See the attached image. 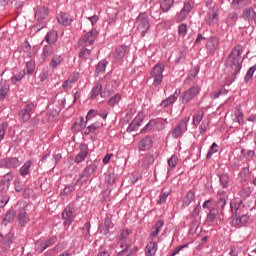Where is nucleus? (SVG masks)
I'll return each mask as SVG.
<instances>
[{
  "label": "nucleus",
  "mask_w": 256,
  "mask_h": 256,
  "mask_svg": "<svg viewBox=\"0 0 256 256\" xmlns=\"http://www.w3.org/2000/svg\"><path fill=\"white\" fill-rule=\"evenodd\" d=\"M244 51L245 48L243 45L238 44L231 50L226 60V66L230 67L234 75H239V73H241V69L243 68V61H245V58L243 57Z\"/></svg>",
  "instance_id": "nucleus-1"
},
{
  "label": "nucleus",
  "mask_w": 256,
  "mask_h": 256,
  "mask_svg": "<svg viewBox=\"0 0 256 256\" xmlns=\"http://www.w3.org/2000/svg\"><path fill=\"white\" fill-rule=\"evenodd\" d=\"M136 25L141 37H145L151 29V24L149 23V15L147 13H140L136 19Z\"/></svg>",
  "instance_id": "nucleus-2"
},
{
  "label": "nucleus",
  "mask_w": 256,
  "mask_h": 256,
  "mask_svg": "<svg viewBox=\"0 0 256 256\" xmlns=\"http://www.w3.org/2000/svg\"><path fill=\"white\" fill-rule=\"evenodd\" d=\"M199 93H201V88L199 86H192L182 93L180 101L183 105H187V103H191V101L197 99Z\"/></svg>",
  "instance_id": "nucleus-3"
},
{
  "label": "nucleus",
  "mask_w": 256,
  "mask_h": 256,
  "mask_svg": "<svg viewBox=\"0 0 256 256\" xmlns=\"http://www.w3.org/2000/svg\"><path fill=\"white\" fill-rule=\"evenodd\" d=\"M190 119L191 117H185L170 131V135H172L173 139L183 137V135L187 132Z\"/></svg>",
  "instance_id": "nucleus-4"
},
{
  "label": "nucleus",
  "mask_w": 256,
  "mask_h": 256,
  "mask_svg": "<svg viewBox=\"0 0 256 256\" xmlns=\"http://www.w3.org/2000/svg\"><path fill=\"white\" fill-rule=\"evenodd\" d=\"M167 123H169V121H167V118L152 119L141 130V133H144L145 129H156V131H163V129L167 127Z\"/></svg>",
  "instance_id": "nucleus-5"
},
{
  "label": "nucleus",
  "mask_w": 256,
  "mask_h": 256,
  "mask_svg": "<svg viewBox=\"0 0 256 256\" xmlns=\"http://www.w3.org/2000/svg\"><path fill=\"white\" fill-rule=\"evenodd\" d=\"M165 71V65L163 64H156L152 71L151 77H153V85L154 87H159L161 83H163V72Z\"/></svg>",
  "instance_id": "nucleus-6"
},
{
  "label": "nucleus",
  "mask_w": 256,
  "mask_h": 256,
  "mask_svg": "<svg viewBox=\"0 0 256 256\" xmlns=\"http://www.w3.org/2000/svg\"><path fill=\"white\" fill-rule=\"evenodd\" d=\"M75 206L73 204H69L62 212V219H64L65 227H69L71 223L75 220Z\"/></svg>",
  "instance_id": "nucleus-7"
},
{
  "label": "nucleus",
  "mask_w": 256,
  "mask_h": 256,
  "mask_svg": "<svg viewBox=\"0 0 256 256\" xmlns=\"http://www.w3.org/2000/svg\"><path fill=\"white\" fill-rule=\"evenodd\" d=\"M144 119H145V114H143V112L138 113L136 117L132 120V122L129 124L127 128V132L133 133V131H138L139 127L143 125Z\"/></svg>",
  "instance_id": "nucleus-8"
},
{
  "label": "nucleus",
  "mask_w": 256,
  "mask_h": 256,
  "mask_svg": "<svg viewBox=\"0 0 256 256\" xmlns=\"http://www.w3.org/2000/svg\"><path fill=\"white\" fill-rule=\"evenodd\" d=\"M56 19L60 25H63L64 27H69L73 21H75V18L71 16L69 13L66 12H60L57 14Z\"/></svg>",
  "instance_id": "nucleus-9"
},
{
  "label": "nucleus",
  "mask_w": 256,
  "mask_h": 256,
  "mask_svg": "<svg viewBox=\"0 0 256 256\" xmlns=\"http://www.w3.org/2000/svg\"><path fill=\"white\" fill-rule=\"evenodd\" d=\"M0 167H6V169H17V167H21V161L19 158H6L0 160Z\"/></svg>",
  "instance_id": "nucleus-10"
},
{
  "label": "nucleus",
  "mask_w": 256,
  "mask_h": 256,
  "mask_svg": "<svg viewBox=\"0 0 256 256\" xmlns=\"http://www.w3.org/2000/svg\"><path fill=\"white\" fill-rule=\"evenodd\" d=\"M99 37V31L97 29H91L83 36V43L84 45H93L95 43V40Z\"/></svg>",
  "instance_id": "nucleus-11"
},
{
  "label": "nucleus",
  "mask_w": 256,
  "mask_h": 256,
  "mask_svg": "<svg viewBox=\"0 0 256 256\" xmlns=\"http://www.w3.org/2000/svg\"><path fill=\"white\" fill-rule=\"evenodd\" d=\"M80 152L76 155L74 161L75 163H83L85 159H87V155H89V145L82 143L79 146Z\"/></svg>",
  "instance_id": "nucleus-12"
},
{
  "label": "nucleus",
  "mask_w": 256,
  "mask_h": 256,
  "mask_svg": "<svg viewBox=\"0 0 256 256\" xmlns=\"http://www.w3.org/2000/svg\"><path fill=\"white\" fill-rule=\"evenodd\" d=\"M194 3L193 1H188L184 3L183 8L181 9L180 13L178 14L179 21H185L187 17H189V13L193 11Z\"/></svg>",
  "instance_id": "nucleus-13"
},
{
  "label": "nucleus",
  "mask_w": 256,
  "mask_h": 256,
  "mask_svg": "<svg viewBox=\"0 0 256 256\" xmlns=\"http://www.w3.org/2000/svg\"><path fill=\"white\" fill-rule=\"evenodd\" d=\"M218 201L216 203L215 209L220 211V215H223L225 212V205H227V200L225 199V191L219 190L217 192Z\"/></svg>",
  "instance_id": "nucleus-14"
},
{
  "label": "nucleus",
  "mask_w": 256,
  "mask_h": 256,
  "mask_svg": "<svg viewBox=\"0 0 256 256\" xmlns=\"http://www.w3.org/2000/svg\"><path fill=\"white\" fill-rule=\"evenodd\" d=\"M249 215L244 214L242 216H238L237 214H234L232 216V225H234V227H245V225H247V223H249Z\"/></svg>",
  "instance_id": "nucleus-15"
},
{
  "label": "nucleus",
  "mask_w": 256,
  "mask_h": 256,
  "mask_svg": "<svg viewBox=\"0 0 256 256\" xmlns=\"http://www.w3.org/2000/svg\"><path fill=\"white\" fill-rule=\"evenodd\" d=\"M218 219H221V214L219 213V209L213 207L210 209L209 213L206 215L205 223L207 225H213Z\"/></svg>",
  "instance_id": "nucleus-16"
},
{
  "label": "nucleus",
  "mask_w": 256,
  "mask_h": 256,
  "mask_svg": "<svg viewBox=\"0 0 256 256\" xmlns=\"http://www.w3.org/2000/svg\"><path fill=\"white\" fill-rule=\"evenodd\" d=\"M205 23L210 27H215L219 23V13L215 10H209L205 18Z\"/></svg>",
  "instance_id": "nucleus-17"
},
{
  "label": "nucleus",
  "mask_w": 256,
  "mask_h": 256,
  "mask_svg": "<svg viewBox=\"0 0 256 256\" xmlns=\"http://www.w3.org/2000/svg\"><path fill=\"white\" fill-rule=\"evenodd\" d=\"M65 63V55L63 54H54L49 62L50 69H57Z\"/></svg>",
  "instance_id": "nucleus-18"
},
{
  "label": "nucleus",
  "mask_w": 256,
  "mask_h": 256,
  "mask_svg": "<svg viewBox=\"0 0 256 256\" xmlns=\"http://www.w3.org/2000/svg\"><path fill=\"white\" fill-rule=\"evenodd\" d=\"M165 225V221L163 220H158L155 225L152 227L149 239L151 241H155L157 237L159 236V233H161V229H163V226Z\"/></svg>",
  "instance_id": "nucleus-19"
},
{
  "label": "nucleus",
  "mask_w": 256,
  "mask_h": 256,
  "mask_svg": "<svg viewBox=\"0 0 256 256\" xmlns=\"http://www.w3.org/2000/svg\"><path fill=\"white\" fill-rule=\"evenodd\" d=\"M242 19H244V21H248V23L255 22V25H256V12H255V9H253V8L245 9L243 11V14H242Z\"/></svg>",
  "instance_id": "nucleus-20"
},
{
  "label": "nucleus",
  "mask_w": 256,
  "mask_h": 256,
  "mask_svg": "<svg viewBox=\"0 0 256 256\" xmlns=\"http://www.w3.org/2000/svg\"><path fill=\"white\" fill-rule=\"evenodd\" d=\"M159 249V244L155 240L150 241L145 247L146 256H154Z\"/></svg>",
  "instance_id": "nucleus-21"
},
{
  "label": "nucleus",
  "mask_w": 256,
  "mask_h": 256,
  "mask_svg": "<svg viewBox=\"0 0 256 256\" xmlns=\"http://www.w3.org/2000/svg\"><path fill=\"white\" fill-rule=\"evenodd\" d=\"M195 202V191L190 190L187 194L182 198V207L183 209L189 207L191 203Z\"/></svg>",
  "instance_id": "nucleus-22"
},
{
  "label": "nucleus",
  "mask_w": 256,
  "mask_h": 256,
  "mask_svg": "<svg viewBox=\"0 0 256 256\" xmlns=\"http://www.w3.org/2000/svg\"><path fill=\"white\" fill-rule=\"evenodd\" d=\"M95 171H97V165L95 164H90L88 167H86L84 169V171L82 172V174H80L79 179L77 180L76 183H78L79 181H81V179H84V177H86V179H89V177H91V175H93V173H95Z\"/></svg>",
  "instance_id": "nucleus-23"
},
{
  "label": "nucleus",
  "mask_w": 256,
  "mask_h": 256,
  "mask_svg": "<svg viewBox=\"0 0 256 256\" xmlns=\"http://www.w3.org/2000/svg\"><path fill=\"white\" fill-rule=\"evenodd\" d=\"M103 91V85L101 83H96L95 86L91 89L90 92V99H97V97H105L103 95V93H101Z\"/></svg>",
  "instance_id": "nucleus-24"
},
{
  "label": "nucleus",
  "mask_w": 256,
  "mask_h": 256,
  "mask_svg": "<svg viewBox=\"0 0 256 256\" xmlns=\"http://www.w3.org/2000/svg\"><path fill=\"white\" fill-rule=\"evenodd\" d=\"M47 15H49V9H47V7L41 6L38 7L35 12V19H37V21H43L47 19Z\"/></svg>",
  "instance_id": "nucleus-25"
},
{
  "label": "nucleus",
  "mask_w": 256,
  "mask_h": 256,
  "mask_svg": "<svg viewBox=\"0 0 256 256\" xmlns=\"http://www.w3.org/2000/svg\"><path fill=\"white\" fill-rule=\"evenodd\" d=\"M16 215H17V212H15L14 209L8 210L2 220L3 225H5V227H7L9 225V223H13V221H15Z\"/></svg>",
  "instance_id": "nucleus-26"
},
{
  "label": "nucleus",
  "mask_w": 256,
  "mask_h": 256,
  "mask_svg": "<svg viewBox=\"0 0 256 256\" xmlns=\"http://www.w3.org/2000/svg\"><path fill=\"white\" fill-rule=\"evenodd\" d=\"M126 53H127V45H121L116 48L115 52L113 53V57L115 61H121V59L125 57Z\"/></svg>",
  "instance_id": "nucleus-27"
},
{
  "label": "nucleus",
  "mask_w": 256,
  "mask_h": 256,
  "mask_svg": "<svg viewBox=\"0 0 256 256\" xmlns=\"http://www.w3.org/2000/svg\"><path fill=\"white\" fill-rule=\"evenodd\" d=\"M206 47L209 53H215L216 49H219V38L217 37L210 38L206 44Z\"/></svg>",
  "instance_id": "nucleus-28"
},
{
  "label": "nucleus",
  "mask_w": 256,
  "mask_h": 256,
  "mask_svg": "<svg viewBox=\"0 0 256 256\" xmlns=\"http://www.w3.org/2000/svg\"><path fill=\"white\" fill-rule=\"evenodd\" d=\"M153 163H155V157L153 154H146L141 160V167L143 169H149Z\"/></svg>",
  "instance_id": "nucleus-29"
},
{
  "label": "nucleus",
  "mask_w": 256,
  "mask_h": 256,
  "mask_svg": "<svg viewBox=\"0 0 256 256\" xmlns=\"http://www.w3.org/2000/svg\"><path fill=\"white\" fill-rule=\"evenodd\" d=\"M241 205H243V200L241 198H233L230 201V209L233 215H237V211L241 209Z\"/></svg>",
  "instance_id": "nucleus-30"
},
{
  "label": "nucleus",
  "mask_w": 256,
  "mask_h": 256,
  "mask_svg": "<svg viewBox=\"0 0 256 256\" xmlns=\"http://www.w3.org/2000/svg\"><path fill=\"white\" fill-rule=\"evenodd\" d=\"M31 165H33V161L27 160L19 169V173L21 177H27V175H31Z\"/></svg>",
  "instance_id": "nucleus-31"
},
{
  "label": "nucleus",
  "mask_w": 256,
  "mask_h": 256,
  "mask_svg": "<svg viewBox=\"0 0 256 256\" xmlns=\"http://www.w3.org/2000/svg\"><path fill=\"white\" fill-rule=\"evenodd\" d=\"M113 227V222L109 218H105L104 222L100 225L99 231L102 235H107Z\"/></svg>",
  "instance_id": "nucleus-32"
},
{
  "label": "nucleus",
  "mask_w": 256,
  "mask_h": 256,
  "mask_svg": "<svg viewBox=\"0 0 256 256\" xmlns=\"http://www.w3.org/2000/svg\"><path fill=\"white\" fill-rule=\"evenodd\" d=\"M238 19H239V14H237V12H231L226 17V25L228 27H235V25H237Z\"/></svg>",
  "instance_id": "nucleus-33"
},
{
  "label": "nucleus",
  "mask_w": 256,
  "mask_h": 256,
  "mask_svg": "<svg viewBox=\"0 0 256 256\" xmlns=\"http://www.w3.org/2000/svg\"><path fill=\"white\" fill-rule=\"evenodd\" d=\"M17 219L20 227H26L27 223L31 221V218L27 212H20L17 216Z\"/></svg>",
  "instance_id": "nucleus-34"
},
{
  "label": "nucleus",
  "mask_w": 256,
  "mask_h": 256,
  "mask_svg": "<svg viewBox=\"0 0 256 256\" xmlns=\"http://www.w3.org/2000/svg\"><path fill=\"white\" fill-rule=\"evenodd\" d=\"M203 117H205V112L203 110H198L192 117V125L194 127H199V124L203 121Z\"/></svg>",
  "instance_id": "nucleus-35"
},
{
  "label": "nucleus",
  "mask_w": 256,
  "mask_h": 256,
  "mask_svg": "<svg viewBox=\"0 0 256 256\" xmlns=\"http://www.w3.org/2000/svg\"><path fill=\"white\" fill-rule=\"evenodd\" d=\"M173 5H175V0H162L160 3V8L162 9L163 13H169V11L173 9Z\"/></svg>",
  "instance_id": "nucleus-36"
},
{
  "label": "nucleus",
  "mask_w": 256,
  "mask_h": 256,
  "mask_svg": "<svg viewBox=\"0 0 256 256\" xmlns=\"http://www.w3.org/2000/svg\"><path fill=\"white\" fill-rule=\"evenodd\" d=\"M176 101H177V92H175L174 94L170 95L168 98L163 100L160 103V107L167 108L169 107V105H173Z\"/></svg>",
  "instance_id": "nucleus-37"
},
{
  "label": "nucleus",
  "mask_w": 256,
  "mask_h": 256,
  "mask_svg": "<svg viewBox=\"0 0 256 256\" xmlns=\"http://www.w3.org/2000/svg\"><path fill=\"white\" fill-rule=\"evenodd\" d=\"M123 96L119 93H116L114 96L110 97L107 101L109 107H115L121 103Z\"/></svg>",
  "instance_id": "nucleus-38"
},
{
  "label": "nucleus",
  "mask_w": 256,
  "mask_h": 256,
  "mask_svg": "<svg viewBox=\"0 0 256 256\" xmlns=\"http://www.w3.org/2000/svg\"><path fill=\"white\" fill-rule=\"evenodd\" d=\"M153 144V141L149 137H145L139 142L140 151H147L149 147Z\"/></svg>",
  "instance_id": "nucleus-39"
},
{
  "label": "nucleus",
  "mask_w": 256,
  "mask_h": 256,
  "mask_svg": "<svg viewBox=\"0 0 256 256\" xmlns=\"http://www.w3.org/2000/svg\"><path fill=\"white\" fill-rule=\"evenodd\" d=\"M47 247H49V242L43 239H40L35 243V250L38 251L39 253H43V251H45Z\"/></svg>",
  "instance_id": "nucleus-40"
},
{
  "label": "nucleus",
  "mask_w": 256,
  "mask_h": 256,
  "mask_svg": "<svg viewBox=\"0 0 256 256\" xmlns=\"http://www.w3.org/2000/svg\"><path fill=\"white\" fill-rule=\"evenodd\" d=\"M57 37H58L57 31H50L46 34L45 41L47 44L53 45V43L57 42Z\"/></svg>",
  "instance_id": "nucleus-41"
},
{
  "label": "nucleus",
  "mask_w": 256,
  "mask_h": 256,
  "mask_svg": "<svg viewBox=\"0 0 256 256\" xmlns=\"http://www.w3.org/2000/svg\"><path fill=\"white\" fill-rule=\"evenodd\" d=\"M243 251V242H238L234 244L229 253L230 256H239V253Z\"/></svg>",
  "instance_id": "nucleus-42"
},
{
  "label": "nucleus",
  "mask_w": 256,
  "mask_h": 256,
  "mask_svg": "<svg viewBox=\"0 0 256 256\" xmlns=\"http://www.w3.org/2000/svg\"><path fill=\"white\" fill-rule=\"evenodd\" d=\"M249 5V0H233L231 6L234 9H243Z\"/></svg>",
  "instance_id": "nucleus-43"
},
{
  "label": "nucleus",
  "mask_w": 256,
  "mask_h": 256,
  "mask_svg": "<svg viewBox=\"0 0 256 256\" xmlns=\"http://www.w3.org/2000/svg\"><path fill=\"white\" fill-rule=\"evenodd\" d=\"M107 65H109V62L107 60H101L96 67V73L98 75H101L103 73H105L106 69H107Z\"/></svg>",
  "instance_id": "nucleus-44"
},
{
  "label": "nucleus",
  "mask_w": 256,
  "mask_h": 256,
  "mask_svg": "<svg viewBox=\"0 0 256 256\" xmlns=\"http://www.w3.org/2000/svg\"><path fill=\"white\" fill-rule=\"evenodd\" d=\"M120 247L123 249L120 252L121 256H131V255H133V249L131 248V245H129V244H120Z\"/></svg>",
  "instance_id": "nucleus-45"
},
{
  "label": "nucleus",
  "mask_w": 256,
  "mask_h": 256,
  "mask_svg": "<svg viewBox=\"0 0 256 256\" xmlns=\"http://www.w3.org/2000/svg\"><path fill=\"white\" fill-rule=\"evenodd\" d=\"M91 49H87V48H82L79 52V57L80 59H82V61H87L89 59H91Z\"/></svg>",
  "instance_id": "nucleus-46"
},
{
  "label": "nucleus",
  "mask_w": 256,
  "mask_h": 256,
  "mask_svg": "<svg viewBox=\"0 0 256 256\" xmlns=\"http://www.w3.org/2000/svg\"><path fill=\"white\" fill-rule=\"evenodd\" d=\"M53 55V46L51 44L45 45L42 49V59H47V57H51Z\"/></svg>",
  "instance_id": "nucleus-47"
},
{
  "label": "nucleus",
  "mask_w": 256,
  "mask_h": 256,
  "mask_svg": "<svg viewBox=\"0 0 256 256\" xmlns=\"http://www.w3.org/2000/svg\"><path fill=\"white\" fill-rule=\"evenodd\" d=\"M11 89V86L7 83L1 86L0 88V101H5V97H7V94L9 93Z\"/></svg>",
  "instance_id": "nucleus-48"
},
{
  "label": "nucleus",
  "mask_w": 256,
  "mask_h": 256,
  "mask_svg": "<svg viewBox=\"0 0 256 256\" xmlns=\"http://www.w3.org/2000/svg\"><path fill=\"white\" fill-rule=\"evenodd\" d=\"M131 235L130 229L122 230L119 236V243L120 245H125V241H127V238Z\"/></svg>",
  "instance_id": "nucleus-49"
},
{
  "label": "nucleus",
  "mask_w": 256,
  "mask_h": 256,
  "mask_svg": "<svg viewBox=\"0 0 256 256\" xmlns=\"http://www.w3.org/2000/svg\"><path fill=\"white\" fill-rule=\"evenodd\" d=\"M255 71H256V63L248 69V71L244 77L245 83H249V81H251V79H253V75H255Z\"/></svg>",
  "instance_id": "nucleus-50"
},
{
  "label": "nucleus",
  "mask_w": 256,
  "mask_h": 256,
  "mask_svg": "<svg viewBox=\"0 0 256 256\" xmlns=\"http://www.w3.org/2000/svg\"><path fill=\"white\" fill-rule=\"evenodd\" d=\"M117 87H118L117 81L112 80L106 84L105 91H107V93H114L117 90Z\"/></svg>",
  "instance_id": "nucleus-51"
},
{
  "label": "nucleus",
  "mask_w": 256,
  "mask_h": 256,
  "mask_svg": "<svg viewBox=\"0 0 256 256\" xmlns=\"http://www.w3.org/2000/svg\"><path fill=\"white\" fill-rule=\"evenodd\" d=\"M99 123L95 122L84 129V135H91V133H95L97 129H99Z\"/></svg>",
  "instance_id": "nucleus-52"
},
{
  "label": "nucleus",
  "mask_w": 256,
  "mask_h": 256,
  "mask_svg": "<svg viewBox=\"0 0 256 256\" xmlns=\"http://www.w3.org/2000/svg\"><path fill=\"white\" fill-rule=\"evenodd\" d=\"M219 181L221 187H223V189H227V187H229V174L219 175Z\"/></svg>",
  "instance_id": "nucleus-53"
},
{
  "label": "nucleus",
  "mask_w": 256,
  "mask_h": 256,
  "mask_svg": "<svg viewBox=\"0 0 256 256\" xmlns=\"http://www.w3.org/2000/svg\"><path fill=\"white\" fill-rule=\"evenodd\" d=\"M251 193H253V187L251 186H245L240 191V195L241 197H244V199H247V197H251Z\"/></svg>",
  "instance_id": "nucleus-54"
},
{
  "label": "nucleus",
  "mask_w": 256,
  "mask_h": 256,
  "mask_svg": "<svg viewBox=\"0 0 256 256\" xmlns=\"http://www.w3.org/2000/svg\"><path fill=\"white\" fill-rule=\"evenodd\" d=\"M219 152V145L217 143H213L211 146H210V149L206 155V159H211L213 157V154L214 153H218Z\"/></svg>",
  "instance_id": "nucleus-55"
},
{
  "label": "nucleus",
  "mask_w": 256,
  "mask_h": 256,
  "mask_svg": "<svg viewBox=\"0 0 256 256\" xmlns=\"http://www.w3.org/2000/svg\"><path fill=\"white\" fill-rule=\"evenodd\" d=\"M150 15H151L152 19L159 21L161 19V10H159L157 7L153 6L151 8Z\"/></svg>",
  "instance_id": "nucleus-56"
},
{
  "label": "nucleus",
  "mask_w": 256,
  "mask_h": 256,
  "mask_svg": "<svg viewBox=\"0 0 256 256\" xmlns=\"http://www.w3.org/2000/svg\"><path fill=\"white\" fill-rule=\"evenodd\" d=\"M167 197H169V191L163 189L159 196L158 205H163V203H167Z\"/></svg>",
  "instance_id": "nucleus-57"
},
{
  "label": "nucleus",
  "mask_w": 256,
  "mask_h": 256,
  "mask_svg": "<svg viewBox=\"0 0 256 256\" xmlns=\"http://www.w3.org/2000/svg\"><path fill=\"white\" fill-rule=\"evenodd\" d=\"M188 32L187 24L182 23L178 26V35L179 37H186Z\"/></svg>",
  "instance_id": "nucleus-58"
},
{
  "label": "nucleus",
  "mask_w": 256,
  "mask_h": 256,
  "mask_svg": "<svg viewBox=\"0 0 256 256\" xmlns=\"http://www.w3.org/2000/svg\"><path fill=\"white\" fill-rule=\"evenodd\" d=\"M177 163H179V158L177 157V155H172L169 159H168V165L169 167H171L172 169H175L177 167Z\"/></svg>",
  "instance_id": "nucleus-59"
},
{
  "label": "nucleus",
  "mask_w": 256,
  "mask_h": 256,
  "mask_svg": "<svg viewBox=\"0 0 256 256\" xmlns=\"http://www.w3.org/2000/svg\"><path fill=\"white\" fill-rule=\"evenodd\" d=\"M26 71L28 75H33V72L35 71V61L30 60L26 62Z\"/></svg>",
  "instance_id": "nucleus-60"
},
{
  "label": "nucleus",
  "mask_w": 256,
  "mask_h": 256,
  "mask_svg": "<svg viewBox=\"0 0 256 256\" xmlns=\"http://www.w3.org/2000/svg\"><path fill=\"white\" fill-rule=\"evenodd\" d=\"M3 243L6 247H11V245H13V234L8 233L4 239H3Z\"/></svg>",
  "instance_id": "nucleus-61"
},
{
  "label": "nucleus",
  "mask_w": 256,
  "mask_h": 256,
  "mask_svg": "<svg viewBox=\"0 0 256 256\" xmlns=\"http://www.w3.org/2000/svg\"><path fill=\"white\" fill-rule=\"evenodd\" d=\"M26 73L25 70L20 71L18 74H15L12 78V83L15 85V83H18V81H21L23 77H25Z\"/></svg>",
  "instance_id": "nucleus-62"
},
{
  "label": "nucleus",
  "mask_w": 256,
  "mask_h": 256,
  "mask_svg": "<svg viewBox=\"0 0 256 256\" xmlns=\"http://www.w3.org/2000/svg\"><path fill=\"white\" fill-rule=\"evenodd\" d=\"M199 71H200V67L199 66H195L194 69H192L188 75V79H190L191 81H193V79H195V77H197V75H199Z\"/></svg>",
  "instance_id": "nucleus-63"
},
{
  "label": "nucleus",
  "mask_w": 256,
  "mask_h": 256,
  "mask_svg": "<svg viewBox=\"0 0 256 256\" xmlns=\"http://www.w3.org/2000/svg\"><path fill=\"white\" fill-rule=\"evenodd\" d=\"M75 189H76V186L74 183H72L64 188V193L65 195H71V193H73Z\"/></svg>",
  "instance_id": "nucleus-64"
}]
</instances>
